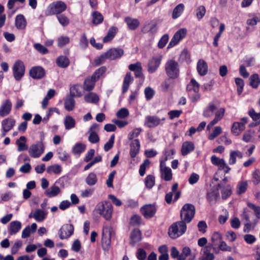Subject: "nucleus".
Returning a JSON list of instances; mask_svg holds the SVG:
<instances>
[{"instance_id": "f257e3e1", "label": "nucleus", "mask_w": 260, "mask_h": 260, "mask_svg": "<svg viewBox=\"0 0 260 260\" xmlns=\"http://www.w3.org/2000/svg\"><path fill=\"white\" fill-rule=\"evenodd\" d=\"M196 213L195 206L189 203L185 204L180 211L181 221L173 223L169 228L168 234L172 239H176L184 234L187 229L186 223L191 221Z\"/></svg>"}, {"instance_id": "f03ea898", "label": "nucleus", "mask_w": 260, "mask_h": 260, "mask_svg": "<svg viewBox=\"0 0 260 260\" xmlns=\"http://www.w3.org/2000/svg\"><path fill=\"white\" fill-rule=\"evenodd\" d=\"M95 211L96 213L103 216L106 220H109L112 217L113 207L110 202L105 201L96 205Z\"/></svg>"}, {"instance_id": "7ed1b4c3", "label": "nucleus", "mask_w": 260, "mask_h": 260, "mask_svg": "<svg viewBox=\"0 0 260 260\" xmlns=\"http://www.w3.org/2000/svg\"><path fill=\"white\" fill-rule=\"evenodd\" d=\"M200 84L197 81L192 78L189 83L186 86V91L189 98L192 103H196L201 98V94L199 93Z\"/></svg>"}, {"instance_id": "20e7f679", "label": "nucleus", "mask_w": 260, "mask_h": 260, "mask_svg": "<svg viewBox=\"0 0 260 260\" xmlns=\"http://www.w3.org/2000/svg\"><path fill=\"white\" fill-rule=\"evenodd\" d=\"M67 8V5L62 1L54 2L48 6L45 13L46 16L58 15L65 11Z\"/></svg>"}, {"instance_id": "39448f33", "label": "nucleus", "mask_w": 260, "mask_h": 260, "mask_svg": "<svg viewBox=\"0 0 260 260\" xmlns=\"http://www.w3.org/2000/svg\"><path fill=\"white\" fill-rule=\"evenodd\" d=\"M165 71L169 79H175L179 76V64L174 60H169L166 63Z\"/></svg>"}, {"instance_id": "423d86ee", "label": "nucleus", "mask_w": 260, "mask_h": 260, "mask_svg": "<svg viewBox=\"0 0 260 260\" xmlns=\"http://www.w3.org/2000/svg\"><path fill=\"white\" fill-rule=\"evenodd\" d=\"M13 77L17 81H20L25 72V66L24 62L20 59L17 60L12 67Z\"/></svg>"}, {"instance_id": "0eeeda50", "label": "nucleus", "mask_w": 260, "mask_h": 260, "mask_svg": "<svg viewBox=\"0 0 260 260\" xmlns=\"http://www.w3.org/2000/svg\"><path fill=\"white\" fill-rule=\"evenodd\" d=\"M44 151V146L43 142L38 141L30 146L28 152L31 157L38 158L43 153Z\"/></svg>"}, {"instance_id": "6e6552de", "label": "nucleus", "mask_w": 260, "mask_h": 260, "mask_svg": "<svg viewBox=\"0 0 260 260\" xmlns=\"http://www.w3.org/2000/svg\"><path fill=\"white\" fill-rule=\"evenodd\" d=\"M157 211L155 204H146L140 208V212L145 219H151L153 217Z\"/></svg>"}, {"instance_id": "1a4fd4ad", "label": "nucleus", "mask_w": 260, "mask_h": 260, "mask_svg": "<svg viewBox=\"0 0 260 260\" xmlns=\"http://www.w3.org/2000/svg\"><path fill=\"white\" fill-rule=\"evenodd\" d=\"M187 34V29L185 28L179 29L174 35L171 41L169 43L168 48H172L176 45L179 42L184 39Z\"/></svg>"}, {"instance_id": "9d476101", "label": "nucleus", "mask_w": 260, "mask_h": 260, "mask_svg": "<svg viewBox=\"0 0 260 260\" xmlns=\"http://www.w3.org/2000/svg\"><path fill=\"white\" fill-rule=\"evenodd\" d=\"M248 122V118L244 117L240 119V122L233 123L231 131L235 136L239 135L245 128V124Z\"/></svg>"}, {"instance_id": "9b49d317", "label": "nucleus", "mask_w": 260, "mask_h": 260, "mask_svg": "<svg viewBox=\"0 0 260 260\" xmlns=\"http://www.w3.org/2000/svg\"><path fill=\"white\" fill-rule=\"evenodd\" d=\"M74 232V225L72 224H63L59 231L60 239L63 240L70 238Z\"/></svg>"}, {"instance_id": "f8f14e48", "label": "nucleus", "mask_w": 260, "mask_h": 260, "mask_svg": "<svg viewBox=\"0 0 260 260\" xmlns=\"http://www.w3.org/2000/svg\"><path fill=\"white\" fill-rule=\"evenodd\" d=\"M29 75L34 79H41L45 76L46 71L41 66H34L29 70Z\"/></svg>"}, {"instance_id": "ddd939ff", "label": "nucleus", "mask_w": 260, "mask_h": 260, "mask_svg": "<svg viewBox=\"0 0 260 260\" xmlns=\"http://www.w3.org/2000/svg\"><path fill=\"white\" fill-rule=\"evenodd\" d=\"M161 60V56H153L148 62L147 71L150 74H153L159 68Z\"/></svg>"}, {"instance_id": "4468645a", "label": "nucleus", "mask_w": 260, "mask_h": 260, "mask_svg": "<svg viewBox=\"0 0 260 260\" xmlns=\"http://www.w3.org/2000/svg\"><path fill=\"white\" fill-rule=\"evenodd\" d=\"M161 124V119L157 116H147L145 118L144 125L148 128H153Z\"/></svg>"}, {"instance_id": "2eb2a0df", "label": "nucleus", "mask_w": 260, "mask_h": 260, "mask_svg": "<svg viewBox=\"0 0 260 260\" xmlns=\"http://www.w3.org/2000/svg\"><path fill=\"white\" fill-rule=\"evenodd\" d=\"M106 55L108 59L115 60L120 58L124 53V51L121 48H112L108 50Z\"/></svg>"}, {"instance_id": "dca6fc26", "label": "nucleus", "mask_w": 260, "mask_h": 260, "mask_svg": "<svg viewBox=\"0 0 260 260\" xmlns=\"http://www.w3.org/2000/svg\"><path fill=\"white\" fill-rule=\"evenodd\" d=\"M160 177L165 181H169L172 179V173L171 169L168 167L162 168V161L160 164Z\"/></svg>"}, {"instance_id": "f3484780", "label": "nucleus", "mask_w": 260, "mask_h": 260, "mask_svg": "<svg viewBox=\"0 0 260 260\" xmlns=\"http://www.w3.org/2000/svg\"><path fill=\"white\" fill-rule=\"evenodd\" d=\"M12 104L10 100H6L0 106V116L4 117L8 115L12 109Z\"/></svg>"}, {"instance_id": "a211bd4d", "label": "nucleus", "mask_w": 260, "mask_h": 260, "mask_svg": "<svg viewBox=\"0 0 260 260\" xmlns=\"http://www.w3.org/2000/svg\"><path fill=\"white\" fill-rule=\"evenodd\" d=\"M140 149V142L139 139L133 140L130 144L129 154L132 158H135L139 153Z\"/></svg>"}, {"instance_id": "6ab92c4d", "label": "nucleus", "mask_w": 260, "mask_h": 260, "mask_svg": "<svg viewBox=\"0 0 260 260\" xmlns=\"http://www.w3.org/2000/svg\"><path fill=\"white\" fill-rule=\"evenodd\" d=\"M225 113V109L223 108H221L217 110L215 112V117L214 118L210 121V122L207 125V128L209 129L211 127H212L213 125L216 124L218 121L221 120L223 117Z\"/></svg>"}, {"instance_id": "aec40b11", "label": "nucleus", "mask_w": 260, "mask_h": 260, "mask_svg": "<svg viewBox=\"0 0 260 260\" xmlns=\"http://www.w3.org/2000/svg\"><path fill=\"white\" fill-rule=\"evenodd\" d=\"M15 123V120L12 118L9 117L5 119L2 122L3 131L5 132H8L14 127Z\"/></svg>"}, {"instance_id": "412c9836", "label": "nucleus", "mask_w": 260, "mask_h": 260, "mask_svg": "<svg viewBox=\"0 0 260 260\" xmlns=\"http://www.w3.org/2000/svg\"><path fill=\"white\" fill-rule=\"evenodd\" d=\"M130 244L134 246L136 243L142 240V233L139 229H135L132 231L130 235Z\"/></svg>"}, {"instance_id": "4be33fe9", "label": "nucleus", "mask_w": 260, "mask_h": 260, "mask_svg": "<svg viewBox=\"0 0 260 260\" xmlns=\"http://www.w3.org/2000/svg\"><path fill=\"white\" fill-rule=\"evenodd\" d=\"M124 22L126 23L128 28L131 30H136L140 25V21L138 19L126 17L124 19Z\"/></svg>"}, {"instance_id": "5701e85b", "label": "nucleus", "mask_w": 260, "mask_h": 260, "mask_svg": "<svg viewBox=\"0 0 260 260\" xmlns=\"http://www.w3.org/2000/svg\"><path fill=\"white\" fill-rule=\"evenodd\" d=\"M197 69L200 76H204L206 75L208 72L207 62L203 59H200L197 63Z\"/></svg>"}, {"instance_id": "b1692460", "label": "nucleus", "mask_w": 260, "mask_h": 260, "mask_svg": "<svg viewBox=\"0 0 260 260\" xmlns=\"http://www.w3.org/2000/svg\"><path fill=\"white\" fill-rule=\"evenodd\" d=\"M194 146L193 142L190 141H186L182 144L181 147V154L183 156H185L193 151Z\"/></svg>"}, {"instance_id": "393cba45", "label": "nucleus", "mask_w": 260, "mask_h": 260, "mask_svg": "<svg viewBox=\"0 0 260 260\" xmlns=\"http://www.w3.org/2000/svg\"><path fill=\"white\" fill-rule=\"evenodd\" d=\"M21 223L17 220L13 221L10 223L9 227V233L10 235H14L17 234L21 229Z\"/></svg>"}, {"instance_id": "a878e982", "label": "nucleus", "mask_w": 260, "mask_h": 260, "mask_svg": "<svg viewBox=\"0 0 260 260\" xmlns=\"http://www.w3.org/2000/svg\"><path fill=\"white\" fill-rule=\"evenodd\" d=\"M217 107L213 102L210 103L206 108L204 110L203 115L205 117H211L213 116Z\"/></svg>"}, {"instance_id": "bb28decb", "label": "nucleus", "mask_w": 260, "mask_h": 260, "mask_svg": "<svg viewBox=\"0 0 260 260\" xmlns=\"http://www.w3.org/2000/svg\"><path fill=\"white\" fill-rule=\"evenodd\" d=\"M26 20L22 14H18L15 18V26L19 29H24L26 26Z\"/></svg>"}, {"instance_id": "cd10ccee", "label": "nucleus", "mask_w": 260, "mask_h": 260, "mask_svg": "<svg viewBox=\"0 0 260 260\" xmlns=\"http://www.w3.org/2000/svg\"><path fill=\"white\" fill-rule=\"evenodd\" d=\"M96 81L92 76L85 78L83 83V88L86 91H91L94 87Z\"/></svg>"}, {"instance_id": "c85d7f7f", "label": "nucleus", "mask_w": 260, "mask_h": 260, "mask_svg": "<svg viewBox=\"0 0 260 260\" xmlns=\"http://www.w3.org/2000/svg\"><path fill=\"white\" fill-rule=\"evenodd\" d=\"M185 6L183 4L180 3L177 5L173 9L172 17L173 19H176L179 17L184 10Z\"/></svg>"}, {"instance_id": "c756f323", "label": "nucleus", "mask_w": 260, "mask_h": 260, "mask_svg": "<svg viewBox=\"0 0 260 260\" xmlns=\"http://www.w3.org/2000/svg\"><path fill=\"white\" fill-rule=\"evenodd\" d=\"M57 65L61 68H66L70 64L69 59L66 56H59L56 61Z\"/></svg>"}, {"instance_id": "7c9ffc66", "label": "nucleus", "mask_w": 260, "mask_h": 260, "mask_svg": "<svg viewBox=\"0 0 260 260\" xmlns=\"http://www.w3.org/2000/svg\"><path fill=\"white\" fill-rule=\"evenodd\" d=\"M75 106V101L74 99V97L70 95H68L64 101L65 109L68 111H71L74 109Z\"/></svg>"}, {"instance_id": "2f4dec72", "label": "nucleus", "mask_w": 260, "mask_h": 260, "mask_svg": "<svg viewBox=\"0 0 260 260\" xmlns=\"http://www.w3.org/2000/svg\"><path fill=\"white\" fill-rule=\"evenodd\" d=\"M84 100L87 103L96 104L99 102L100 99L97 94L94 92H89L84 95Z\"/></svg>"}, {"instance_id": "473e14b6", "label": "nucleus", "mask_w": 260, "mask_h": 260, "mask_svg": "<svg viewBox=\"0 0 260 260\" xmlns=\"http://www.w3.org/2000/svg\"><path fill=\"white\" fill-rule=\"evenodd\" d=\"M26 138L25 136H21L19 139L17 140L16 144L18 146V151H22L28 149V146L26 144Z\"/></svg>"}, {"instance_id": "72a5a7b5", "label": "nucleus", "mask_w": 260, "mask_h": 260, "mask_svg": "<svg viewBox=\"0 0 260 260\" xmlns=\"http://www.w3.org/2000/svg\"><path fill=\"white\" fill-rule=\"evenodd\" d=\"M60 192V189L55 185L52 186L50 189L46 190L44 193L49 198L57 196Z\"/></svg>"}, {"instance_id": "f704fd0d", "label": "nucleus", "mask_w": 260, "mask_h": 260, "mask_svg": "<svg viewBox=\"0 0 260 260\" xmlns=\"http://www.w3.org/2000/svg\"><path fill=\"white\" fill-rule=\"evenodd\" d=\"M117 31V28L114 26L111 27L108 30L107 35L103 38L104 43L111 41L115 36Z\"/></svg>"}, {"instance_id": "c9c22d12", "label": "nucleus", "mask_w": 260, "mask_h": 260, "mask_svg": "<svg viewBox=\"0 0 260 260\" xmlns=\"http://www.w3.org/2000/svg\"><path fill=\"white\" fill-rule=\"evenodd\" d=\"M86 146L81 143H77L72 148V152L74 154H80L85 151Z\"/></svg>"}, {"instance_id": "e433bc0d", "label": "nucleus", "mask_w": 260, "mask_h": 260, "mask_svg": "<svg viewBox=\"0 0 260 260\" xmlns=\"http://www.w3.org/2000/svg\"><path fill=\"white\" fill-rule=\"evenodd\" d=\"M92 22L95 25H98L103 22L104 17L102 14L98 11H94L92 13Z\"/></svg>"}, {"instance_id": "4c0bfd02", "label": "nucleus", "mask_w": 260, "mask_h": 260, "mask_svg": "<svg viewBox=\"0 0 260 260\" xmlns=\"http://www.w3.org/2000/svg\"><path fill=\"white\" fill-rule=\"evenodd\" d=\"M218 197L219 193L214 190L207 192L206 195L207 200L210 204L215 203Z\"/></svg>"}, {"instance_id": "58836bf2", "label": "nucleus", "mask_w": 260, "mask_h": 260, "mask_svg": "<svg viewBox=\"0 0 260 260\" xmlns=\"http://www.w3.org/2000/svg\"><path fill=\"white\" fill-rule=\"evenodd\" d=\"M250 85L253 88H256L260 84V79L258 75L257 74H252L250 78Z\"/></svg>"}, {"instance_id": "ea45409f", "label": "nucleus", "mask_w": 260, "mask_h": 260, "mask_svg": "<svg viewBox=\"0 0 260 260\" xmlns=\"http://www.w3.org/2000/svg\"><path fill=\"white\" fill-rule=\"evenodd\" d=\"M145 185L148 189L152 188L155 184V177L153 175H148L145 178Z\"/></svg>"}, {"instance_id": "a19ab883", "label": "nucleus", "mask_w": 260, "mask_h": 260, "mask_svg": "<svg viewBox=\"0 0 260 260\" xmlns=\"http://www.w3.org/2000/svg\"><path fill=\"white\" fill-rule=\"evenodd\" d=\"M248 187L247 181H243L239 182L237 187V193L238 195L245 193Z\"/></svg>"}, {"instance_id": "79ce46f5", "label": "nucleus", "mask_w": 260, "mask_h": 260, "mask_svg": "<svg viewBox=\"0 0 260 260\" xmlns=\"http://www.w3.org/2000/svg\"><path fill=\"white\" fill-rule=\"evenodd\" d=\"M211 161L214 165L217 166L220 170L222 166H225V161L222 158H219L216 155H212L211 157Z\"/></svg>"}, {"instance_id": "37998d69", "label": "nucleus", "mask_w": 260, "mask_h": 260, "mask_svg": "<svg viewBox=\"0 0 260 260\" xmlns=\"http://www.w3.org/2000/svg\"><path fill=\"white\" fill-rule=\"evenodd\" d=\"M107 68L105 66H102L96 69L93 74L91 75L92 78L94 79L96 81L100 77L106 72Z\"/></svg>"}, {"instance_id": "c03bdc74", "label": "nucleus", "mask_w": 260, "mask_h": 260, "mask_svg": "<svg viewBox=\"0 0 260 260\" xmlns=\"http://www.w3.org/2000/svg\"><path fill=\"white\" fill-rule=\"evenodd\" d=\"M248 115L253 121H255V125L260 124V113H256L254 109L251 108L248 111Z\"/></svg>"}, {"instance_id": "a18cd8bd", "label": "nucleus", "mask_w": 260, "mask_h": 260, "mask_svg": "<svg viewBox=\"0 0 260 260\" xmlns=\"http://www.w3.org/2000/svg\"><path fill=\"white\" fill-rule=\"evenodd\" d=\"M75 120L72 116H66L64 120V125L66 129H70L74 127L75 126Z\"/></svg>"}, {"instance_id": "49530a36", "label": "nucleus", "mask_w": 260, "mask_h": 260, "mask_svg": "<svg viewBox=\"0 0 260 260\" xmlns=\"http://www.w3.org/2000/svg\"><path fill=\"white\" fill-rule=\"evenodd\" d=\"M98 179L96 175L94 173H90L85 179L86 183L89 186H92L96 184Z\"/></svg>"}, {"instance_id": "de8ad7c7", "label": "nucleus", "mask_w": 260, "mask_h": 260, "mask_svg": "<svg viewBox=\"0 0 260 260\" xmlns=\"http://www.w3.org/2000/svg\"><path fill=\"white\" fill-rule=\"evenodd\" d=\"M232 192V187L230 185L228 184L225 187H223L221 191L222 198L223 199H226L229 198Z\"/></svg>"}, {"instance_id": "09e8293b", "label": "nucleus", "mask_w": 260, "mask_h": 260, "mask_svg": "<svg viewBox=\"0 0 260 260\" xmlns=\"http://www.w3.org/2000/svg\"><path fill=\"white\" fill-rule=\"evenodd\" d=\"M33 217L38 222L42 221L45 218V212L41 209H37L33 215Z\"/></svg>"}, {"instance_id": "8fccbe9b", "label": "nucleus", "mask_w": 260, "mask_h": 260, "mask_svg": "<svg viewBox=\"0 0 260 260\" xmlns=\"http://www.w3.org/2000/svg\"><path fill=\"white\" fill-rule=\"evenodd\" d=\"M47 172L49 174L54 173L56 174H59L61 173L62 169L59 165H54L48 166L47 168Z\"/></svg>"}, {"instance_id": "3c124183", "label": "nucleus", "mask_w": 260, "mask_h": 260, "mask_svg": "<svg viewBox=\"0 0 260 260\" xmlns=\"http://www.w3.org/2000/svg\"><path fill=\"white\" fill-rule=\"evenodd\" d=\"M251 181L254 185H256L260 183V170L255 169L251 174Z\"/></svg>"}, {"instance_id": "603ef678", "label": "nucleus", "mask_w": 260, "mask_h": 260, "mask_svg": "<svg viewBox=\"0 0 260 260\" xmlns=\"http://www.w3.org/2000/svg\"><path fill=\"white\" fill-rule=\"evenodd\" d=\"M142 220V218L140 215L137 214L134 215L130 218L129 224L134 226L139 225L141 223Z\"/></svg>"}, {"instance_id": "864d4df0", "label": "nucleus", "mask_w": 260, "mask_h": 260, "mask_svg": "<svg viewBox=\"0 0 260 260\" xmlns=\"http://www.w3.org/2000/svg\"><path fill=\"white\" fill-rule=\"evenodd\" d=\"M150 164V161L148 159H146L144 160L143 163L140 165L139 168V174L141 176H143L146 172V167H149Z\"/></svg>"}, {"instance_id": "5fc2aeb1", "label": "nucleus", "mask_w": 260, "mask_h": 260, "mask_svg": "<svg viewBox=\"0 0 260 260\" xmlns=\"http://www.w3.org/2000/svg\"><path fill=\"white\" fill-rule=\"evenodd\" d=\"M115 135L112 134L108 141L104 145V149L105 151L108 152L112 148L114 144Z\"/></svg>"}, {"instance_id": "6e6d98bb", "label": "nucleus", "mask_w": 260, "mask_h": 260, "mask_svg": "<svg viewBox=\"0 0 260 260\" xmlns=\"http://www.w3.org/2000/svg\"><path fill=\"white\" fill-rule=\"evenodd\" d=\"M56 17L59 23L63 26H66L70 23L69 19L64 14H59L56 15Z\"/></svg>"}, {"instance_id": "4d7b16f0", "label": "nucleus", "mask_w": 260, "mask_h": 260, "mask_svg": "<svg viewBox=\"0 0 260 260\" xmlns=\"http://www.w3.org/2000/svg\"><path fill=\"white\" fill-rule=\"evenodd\" d=\"M222 240V236L219 232H214L211 237L212 244L216 246L219 242Z\"/></svg>"}, {"instance_id": "13d9d810", "label": "nucleus", "mask_w": 260, "mask_h": 260, "mask_svg": "<svg viewBox=\"0 0 260 260\" xmlns=\"http://www.w3.org/2000/svg\"><path fill=\"white\" fill-rule=\"evenodd\" d=\"M57 154L59 158L63 161H67L70 158V155L68 153L62 148L58 150Z\"/></svg>"}, {"instance_id": "bf43d9fd", "label": "nucleus", "mask_w": 260, "mask_h": 260, "mask_svg": "<svg viewBox=\"0 0 260 260\" xmlns=\"http://www.w3.org/2000/svg\"><path fill=\"white\" fill-rule=\"evenodd\" d=\"M235 81L236 85L237 86V92L239 94H240L243 90L244 86V81L240 78H236Z\"/></svg>"}, {"instance_id": "052dcab7", "label": "nucleus", "mask_w": 260, "mask_h": 260, "mask_svg": "<svg viewBox=\"0 0 260 260\" xmlns=\"http://www.w3.org/2000/svg\"><path fill=\"white\" fill-rule=\"evenodd\" d=\"M169 39V36L168 34H165L164 35L159 41H158L157 46L159 48L162 49L163 48L167 43H168Z\"/></svg>"}, {"instance_id": "680f3d73", "label": "nucleus", "mask_w": 260, "mask_h": 260, "mask_svg": "<svg viewBox=\"0 0 260 260\" xmlns=\"http://www.w3.org/2000/svg\"><path fill=\"white\" fill-rule=\"evenodd\" d=\"M144 93L146 100L149 101L153 98L155 92L152 88L150 87H147L144 90Z\"/></svg>"}, {"instance_id": "e2e57ef3", "label": "nucleus", "mask_w": 260, "mask_h": 260, "mask_svg": "<svg viewBox=\"0 0 260 260\" xmlns=\"http://www.w3.org/2000/svg\"><path fill=\"white\" fill-rule=\"evenodd\" d=\"M70 42V38L68 37L62 36L57 40V45L59 47H62L69 44Z\"/></svg>"}, {"instance_id": "0e129e2a", "label": "nucleus", "mask_w": 260, "mask_h": 260, "mask_svg": "<svg viewBox=\"0 0 260 260\" xmlns=\"http://www.w3.org/2000/svg\"><path fill=\"white\" fill-rule=\"evenodd\" d=\"M22 245V241L18 240L15 242L14 245L11 247V252L13 255L16 254L19 249L21 247Z\"/></svg>"}, {"instance_id": "69168bd1", "label": "nucleus", "mask_w": 260, "mask_h": 260, "mask_svg": "<svg viewBox=\"0 0 260 260\" xmlns=\"http://www.w3.org/2000/svg\"><path fill=\"white\" fill-rule=\"evenodd\" d=\"M247 205L249 208L254 211L256 217L260 218V207L255 206L254 204L250 202H248Z\"/></svg>"}, {"instance_id": "338daca9", "label": "nucleus", "mask_w": 260, "mask_h": 260, "mask_svg": "<svg viewBox=\"0 0 260 260\" xmlns=\"http://www.w3.org/2000/svg\"><path fill=\"white\" fill-rule=\"evenodd\" d=\"M136 256L139 260H145L147 256V253L144 249L139 248L136 252Z\"/></svg>"}, {"instance_id": "774afa93", "label": "nucleus", "mask_w": 260, "mask_h": 260, "mask_svg": "<svg viewBox=\"0 0 260 260\" xmlns=\"http://www.w3.org/2000/svg\"><path fill=\"white\" fill-rule=\"evenodd\" d=\"M89 133L88 140L90 143L94 144L100 141V138L96 133L92 132Z\"/></svg>"}]
</instances>
